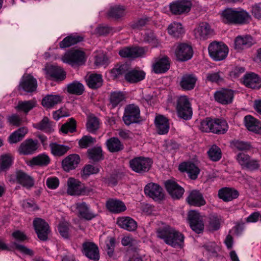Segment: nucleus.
I'll return each instance as SVG.
<instances>
[{"label":"nucleus","instance_id":"31","mask_svg":"<svg viewBox=\"0 0 261 261\" xmlns=\"http://www.w3.org/2000/svg\"><path fill=\"white\" fill-rule=\"evenodd\" d=\"M243 83L247 87L258 89L261 87L259 77L254 73L246 74L243 78Z\"/></svg>","mask_w":261,"mask_h":261},{"label":"nucleus","instance_id":"7","mask_svg":"<svg viewBox=\"0 0 261 261\" xmlns=\"http://www.w3.org/2000/svg\"><path fill=\"white\" fill-rule=\"evenodd\" d=\"M140 111L139 107L134 104L127 105L124 109L123 120L126 125L139 121Z\"/></svg>","mask_w":261,"mask_h":261},{"label":"nucleus","instance_id":"23","mask_svg":"<svg viewBox=\"0 0 261 261\" xmlns=\"http://www.w3.org/2000/svg\"><path fill=\"white\" fill-rule=\"evenodd\" d=\"M67 193L70 195H80L84 192V187L81 181L70 177L67 181Z\"/></svg>","mask_w":261,"mask_h":261},{"label":"nucleus","instance_id":"18","mask_svg":"<svg viewBox=\"0 0 261 261\" xmlns=\"http://www.w3.org/2000/svg\"><path fill=\"white\" fill-rule=\"evenodd\" d=\"M75 207L77 212L79 218L90 221L95 218L97 215L92 212L90 206L85 202H80L75 203Z\"/></svg>","mask_w":261,"mask_h":261},{"label":"nucleus","instance_id":"58","mask_svg":"<svg viewBox=\"0 0 261 261\" xmlns=\"http://www.w3.org/2000/svg\"><path fill=\"white\" fill-rule=\"evenodd\" d=\"M99 171V169L97 167L92 165H87L84 167L81 173V176L83 178H86L90 175L96 174L98 173Z\"/></svg>","mask_w":261,"mask_h":261},{"label":"nucleus","instance_id":"17","mask_svg":"<svg viewBox=\"0 0 261 261\" xmlns=\"http://www.w3.org/2000/svg\"><path fill=\"white\" fill-rule=\"evenodd\" d=\"M170 67L169 58L166 56L157 58L154 59V62L152 65V70L156 74L166 73Z\"/></svg>","mask_w":261,"mask_h":261},{"label":"nucleus","instance_id":"2","mask_svg":"<svg viewBox=\"0 0 261 261\" xmlns=\"http://www.w3.org/2000/svg\"><path fill=\"white\" fill-rule=\"evenodd\" d=\"M222 21L227 24H242L250 17L249 13L241 9L227 8L221 14Z\"/></svg>","mask_w":261,"mask_h":261},{"label":"nucleus","instance_id":"63","mask_svg":"<svg viewBox=\"0 0 261 261\" xmlns=\"http://www.w3.org/2000/svg\"><path fill=\"white\" fill-rule=\"evenodd\" d=\"M259 161L250 158L243 168L247 169L250 171H254L257 170L259 168Z\"/></svg>","mask_w":261,"mask_h":261},{"label":"nucleus","instance_id":"45","mask_svg":"<svg viewBox=\"0 0 261 261\" xmlns=\"http://www.w3.org/2000/svg\"><path fill=\"white\" fill-rule=\"evenodd\" d=\"M125 101V96L122 92H113L110 96V102L113 108L121 106Z\"/></svg>","mask_w":261,"mask_h":261},{"label":"nucleus","instance_id":"59","mask_svg":"<svg viewBox=\"0 0 261 261\" xmlns=\"http://www.w3.org/2000/svg\"><path fill=\"white\" fill-rule=\"evenodd\" d=\"M96 142V139L90 136H84L79 141L80 147L86 148L93 145Z\"/></svg>","mask_w":261,"mask_h":261},{"label":"nucleus","instance_id":"16","mask_svg":"<svg viewBox=\"0 0 261 261\" xmlns=\"http://www.w3.org/2000/svg\"><path fill=\"white\" fill-rule=\"evenodd\" d=\"M155 129L156 133L160 135H166L170 128L169 119L162 115H157L154 120Z\"/></svg>","mask_w":261,"mask_h":261},{"label":"nucleus","instance_id":"1","mask_svg":"<svg viewBox=\"0 0 261 261\" xmlns=\"http://www.w3.org/2000/svg\"><path fill=\"white\" fill-rule=\"evenodd\" d=\"M157 236L167 244L175 248H181L184 246V235L170 226H167L159 229Z\"/></svg>","mask_w":261,"mask_h":261},{"label":"nucleus","instance_id":"53","mask_svg":"<svg viewBox=\"0 0 261 261\" xmlns=\"http://www.w3.org/2000/svg\"><path fill=\"white\" fill-rule=\"evenodd\" d=\"M232 148L240 151H247L251 148V145L248 142L234 140L230 143Z\"/></svg>","mask_w":261,"mask_h":261},{"label":"nucleus","instance_id":"64","mask_svg":"<svg viewBox=\"0 0 261 261\" xmlns=\"http://www.w3.org/2000/svg\"><path fill=\"white\" fill-rule=\"evenodd\" d=\"M251 12L255 18L261 20V3H256L252 5Z\"/></svg>","mask_w":261,"mask_h":261},{"label":"nucleus","instance_id":"13","mask_svg":"<svg viewBox=\"0 0 261 261\" xmlns=\"http://www.w3.org/2000/svg\"><path fill=\"white\" fill-rule=\"evenodd\" d=\"M177 60L180 62H185L191 59L193 55L192 46L185 43L179 44L175 51Z\"/></svg>","mask_w":261,"mask_h":261},{"label":"nucleus","instance_id":"49","mask_svg":"<svg viewBox=\"0 0 261 261\" xmlns=\"http://www.w3.org/2000/svg\"><path fill=\"white\" fill-rule=\"evenodd\" d=\"M51 153L55 156H61L65 154L69 150L67 146L59 144L57 143H51L49 144Z\"/></svg>","mask_w":261,"mask_h":261},{"label":"nucleus","instance_id":"8","mask_svg":"<svg viewBox=\"0 0 261 261\" xmlns=\"http://www.w3.org/2000/svg\"><path fill=\"white\" fill-rule=\"evenodd\" d=\"M62 60L63 62L72 66L81 65L85 62V53L79 50H70L65 54Z\"/></svg>","mask_w":261,"mask_h":261},{"label":"nucleus","instance_id":"44","mask_svg":"<svg viewBox=\"0 0 261 261\" xmlns=\"http://www.w3.org/2000/svg\"><path fill=\"white\" fill-rule=\"evenodd\" d=\"M168 32L171 36L176 38H180L185 34V30L181 23L176 21L169 24Z\"/></svg>","mask_w":261,"mask_h":261},{"label":"nucleus","instance_id":"56","mask_svg":"<svg viewBox=\"0 0 261 261\" xmlns=\"http://www.w3.org/2000/svg\"><path fill=\"white\" fill-rule=\"evenodd\" d=\"M60 130L64 134L68 133H73L76 130V121L73 118H70L69 121L63 124Z\"/></svg>","mask_w":261,"mask_h":261},{"label":"nucleus","instance_id":"61","mask_svg":"<svg viewBox=\"0 0 261 261\" xmlns=\"http://www.w3.org/2000/svg\"><path fill=\"white\" fill-rule=\"evenodd\" d=\"M70 225L67 222H62L58 226V230L61 236L65 239H68L70 237Z\"/></svg>","mask_w":261,"mask_h":261},{"label":"nucleus","instance_id":"62","mask_svg":"<svg viewBox=\"0 0 261 261\" xmlns=\"http://www.w3.org/2000/svg\"><path fill=\"white\" fill-rule=\"evenodd\" d=\"M143 40L145 42L151 44L153 46H156L159 44L158 40L154 33L151 32L145 34Z\"/></svg>","mask_w":261,"mask_h":261},{"label":"nucleus","instance_id":"22","mask_svg":"<svg viewBox=\"0 0 261 261\" xmlns=\"http://www.w3.org/2000/svg\"><path fill=\"white\" fill-rule=\"evenodd\" d=\"M213 30L206 22H202L194 30V35L196 38L200 40H206L212 35Z\"/></svg>","mask_w":261,"mask_h":261},{"label":"nucleus","instance_id":"15","mask_svg":"<svg viewBox=\"0 0 261 261\" xmlns=\"http://www.w3.org/2000/svg\"><path fill=\"white\" fill-rule=\"evenodd\" d=\"M144 193L146 195L152 198L155 201L161 200L164 197L162 188L154 183H149L144 188Z\"/></svg>","mask_w":261,"mask_h":261},{"label":"nucleus","instance_id":"28","mask_svg":"<svg viewBox=\"0 0 261 261\" xmlns=\"http://www.w3.org/2000/svg\"><path fill=\"white\" fill-rule=\"evenodd\" d=\"M253 43V39L250 35L239 36L234 40V47L236 50L239 51L250 47Z\"/></svg>","mask_w":261,"mask_h":261},{"label":"nucleus","instance_id":"48","mask_svg":"<svg viewBox=\"0 0 261 261\" xmlns=\"http://www.w3.org/2000/svg\"><path fill=\"white\" fill-rule=\"evenodd\" d=\"M84 90V85L77 81L69 84L67 87V91L69 93L76 95H82Z\"/></svg>","mask_w":261,"mask_h":261},{"label":"nucleus","instance_id":"19","mask_svg":"<svg viewBox=\"0 0 261 261\" xmlns=\"http://www.w3.org/2000/svg\"><path fill=\"white\" fill-rule=\"evenodd\" d=\"M165 186L168 192L174 199H179L184 193V189L173 180H167Z\"/></svg>","mask_w":261,"mask_h":261},{"label":"nucleus","instance_id":"47","mask_svg":"<svg viewBox=\"0 0 261 261\" xmlns=\"http://www.w3.org/2000/svg\"><path fill=\"white\" fill-rule=\"evenodd\" d=\"M109 17L119 19L125 15V8L121 5H115L111 6L107 12Z\"/></svg>","mask_w":261,"mask_h":261},{"label":"nucleus","instance_id":"52","mask_svg":"<svg viewBox=\"0 0 261 261\" xmlns=\"http://www.w3.org/2000/svg\"><path fill=\"white\" fill-rule=\"evenodd\" d=\"M211 160L214 162L219 161L222 158V152L220 147L216 145H212L207 151Z\"/></svg>","mask_w":261,"mask_h":261},{"label":"nucleus","instance_id":"27","mask_svg":"<svg viewBox=\"0 0 261 261\" xmlns=\"http://www.w3.org/2000/svg\"><path fill=\"white\" fill-rule=\"evenodd\" d=\"M186 200L190 205L195 206L199 207L206 203L202 193L196 190H192L189 193Z\"/></svg>","mask_w":261,"mask_h":261},{"label":"nucleus","instance_id":"4","mask_svg":"<svg viewBox=\"0 0 261 261\" xmlns=\"http://www.w3.org/2000/svg\"><path fill=\"white\" fill-rule=\"evenodd\" d=\"M176 109L178 117L185 120L191 119L193 114L192 109L187 96H180L177 98Z\"/></svg>","mask_w":261,"mask_h":261},{"label":"nucleus","instance_id":"60","mask_svg":"<svg viewBox=\"0 0 261 261\" xmlns=\"http://www.w3.org/2000/svg\"><path fill=\"white\" fill-rule=\"evenodd\" d=\"M13 245L16 250L19 251L23 254L29 255L31 256L34 255L33 251L23 245L20 244L17 242H14L13 243Z\"/></svg>","mask_w":261,"mask_h":261},{"label":"nucleus","instance_id":"11","mask_svg":"<svg viewBox=\"0 0 261 261\" xmlns=\"http://www.w3.org/2000/svg\"><path fill=\"white\" fill-rule=\"evenodd\" d=\"M147 51V48L143 47H125L119 51V55L122 58L135 59L143 57Z\"/></svg>","mask_w":261,"mask_h":261},{"label":"nucleus","instance_id":"37","mask_svg":"<svg viewBox=\"0 0 261 261\" xmlns=\"http://www.w3.org/2000/svg\"><path fill=\"white\" fill-rule=\"evenodd\" d=\"M63 98V97L59 94H48L42 98L41 104L44 107L50 109L55 105L61 103Z\"/></svg>","mask_w":261,"mask_h":261},{"label":"nucleus","instance_id":"5","mask_svg":"<svg viewBox=\"0 0 261 261\" xmlns=\"http://www.w3.org/2000/svg\"><path fill=\"white\" fill-rule=\"evenodd\" d=\"M129 167L134 172L143 173L149 171L152 164V161L149 158L137 156L129 162Z\"/></svg>","mask_w":261,"mask_h":261},{"label":"nucleus","instance_id":"40","mask_svg":"<svg viewBox=\"0 0 261 261\" xmlns=\"http://www.w3.org/2000/svg\"><path fill=\"white\" fill-rule=\"evenodd\" d=\"M106 144L111 152H117L124 149V145L117 137H112L107 140Z\"/></svg>","mask_w":261,"mask_h":261},{"label":"nucleus","instance_id":"46","mask_svg":"<svg viewBox=\"0 0 261 261\" xmlns=\"http://www.w3.org/2000/svg\"><path fill=\"white\" fill-rule=\"evenodd\" d=\"M100 126L99 119L93 115H90L87 118L86 123L87 130L92 134H94L99 129Z\"/></svg>","mask_w":261,"mask_h":261},{"label":"nucleus","instance_id":"36","mask_svg":"<svg viewBox=\"0 0 261 261\" xmlns=\"http://www.w3.org/2000/svg\"><path fill=\"white\" fill-rule=\"evenodd\" d=\"M117 224L121 228L129 231H135L137 228V222L129 217L118 218Z\"/></svg>","mask_w":261,"mask_h":261},{"label":"nucleus","instance_id":"51","mask_svg":"<svg viewBox=\"0 0 261 261\" xmlns=\"http://www.w3.org/2000/svg\"><path fill=\"white\" fill-rule=\"evenodd\" d=\"M89 159L97 162L103 159L102 149L100 147H94L87 151Z\"/></svg>","mask_w":261,"mask_h":261},{"label":"nucleus","instance_id":"50","mask_svg":"<svg viewBox=\"0 0 261 261\" xmlns=\"http://www.w3.org/2000/svg\"><path fill=\"white\" fill-rule=\"evenodd\" d=\"M28 132V129L25 127H20L12 133L9 137V142L10 144L16 143L24 138Z\"/></svg>","mask_w":261,"mask_h":261},{"label":"nucleus","instance_id":"3","mask_svg":"<svg viewBox=\"0 0 261 261\" xmlns=\"http://www.w3.org/2000/svg\"><path fill=\"white\" fill-rule=\"evenodd\" d=\"M199 128L203 132H211L218 135L224 134L228 130V125L224 119L207 117L201 121Z\"/></svg>","mask_w":261,"mask_h":261},{"label":"nucleus","instance_id":"26","mask_svg":"<svg viewBox=\"0 0 261 261\" xmlns=\"http://www.w3.org/2000/svg\"><path fill=\"white\" fill-rule=\"evenodd\" d=\"M50 157L47 154L42 153L33 157L28 162L27 164L30 167H44L50 164Z\"/></svg>","mask_w":261,"mask_h":261},{"label":"nucleus","instance_id":"57","mask_svg":"<svg viewBox=\"0 0 261 261\" xmlns=\"http://www.w3.org/2000/svg\"><path fill=\"white\" fill-rule=\"evenodd\" d=\"M13 162L12 156L9 154L2 155L0 159V171L9 168Z\"/></svg>","mask_w":261,"mask_h":261},{"label":"nucleus","instance_id":"10","mask_svg":"<svg viewBox=\"0 0 261 261\" xmlns=\"http://www.w3.org/2000/svg\"><path fill=\"white\" fill-rule=\"evenodd\" d=\"M33 226L38 238L41 241H46L50 232L48 224L42 219L38 218L34 220Z\"/></svg>","mask_w":261,"mask_h":261},{"label":"nucleus","instance_id":"33","mask_svg":"<svg viewBox=\"0 0 261 261\" xmlns=\"http://www.w3.org/2000/svg\"><path fill=\"white\" fill-rule=\"evenodd\" d=\"M239 195V192L237 190L227 187L220 189L218 192L219 197L225 202L237 198Z\"/></svg>","mask_w":261,"mask_h":261},{"label":"nucleus","instance_id":"42","mask_svg":"<svg viewBox=\"0 0 261 261\" xmlns=\"http://www.w3.org/2000/svg\"><path fill=\"white\" fill-rule=\"evenodd\" d=\"M145 76V73L144 71L133 69L126 74L125 79L130 83H136L142 81Z\"/></svg>","mask_w":261,"mask_h":261},{"label":"nucleus","instance_id":"20","mask_svg":"<svg viewBox=\"0 0 261 261\" xmlns=\"http://www.w3.org/2000/svg\"><path fill=\"white\" fill-rule=\"evenodd\" d=\"M83 253L90 259L97 261L99 259V250L93 242H86L83 244Z\"/></svg>","mask_w":261,"mask_h":261},{"label":"nucleus","instance_id":"21","mask_svg":"<svg viewBox=\"0 0 261 261\" xmlns=\"http://www.w3.org/2000/svg\"><path fill=\"white\" fill-rule=\"evenodd\" d=\"M38 147V141L37 140L27 139L20 144L18 151L20 154H32L36 152Z\"/></svg>","mask_w":261,"mask_h":261},{"label":"nucleus","instance_id":"30","mask_svg":"<svg viewBox=\"0 0 261 261\" xmlns=\"http://www.w3.org/2000/svg\"><path fill=\"white\" fill-rule=\"evenodd\" d=\"M179 170L186 172L191 179H195L199 174V169L192 163H183L179 165Z\"/></svg>","mask_w":261,"mask_h":261},{"label":"nucleus","instance_id":"54","mask_svg":"<svg viewBox=\"0 0 261 261\" xmlns=\"http://www.w3.org/2000/svg\"><path fill=\"white\" fill-rule=\"evenodd\" d=\"M36 105V102L33 100L28 101H20L18 102L16 109L18 111L28 113Z\"/></svg>","mask_w":261,"mask_h":261},{"label":"nucleus","instance_id":"39","mask_svg":"<svg viewBox=\"0 0 261 261\" xmlns=\"http://www.w3.org/2000/svg\"><path fill=\"white\" fill-rule=\"evenodd\" d=\"M33 126L46 133H51L54 131L53 122L47 117H44L40 122L34 123Z\"/></svg>","mask_w":261,"mask_h":261},{"label":"nucleus","instance_id":"32","mask_svg":"<svg viewBox=\"0 0 261 261\" xmlns=\"http://www.w3.org/2000/svg\"><path fill=\"white\" fill-rule=\"evenodd\" d=\"M86 82L88 87L92 89H96L102 86V76L100 74L91 73L86 77Z\"/></svg>","mask_w":261,"mask_h":261},{"label":"nucleus","instance_id":"55","mask_svg":"<svg viewBox=\"0 0 261 261\" xmlns=\"http://www.w3.org/2000/svg\"><path fill=\"white\" fill-rule=\"evenodd\" d=\"M206 79L212 83H220L224 81V74L221 71L209 72L206 74Z\"/></svg>","mask_w":261,"mask_h":261},{"label":"nucleus","instance_id":"38","mask_svg":"<svg viewBox=\"0 0 261 261\" xmlns=\"http://www.w3.org/2000/svg\"><path fill=\"white\" fill-rule=\"evenodd\" d=\"M244 121L245 126L249 131L261 134V127L256 119L248 115L244 117Z\"/></svg>","mask_w":261,"mask_h":261},{"label":"nucleus","instance_id":"25","mask_svg":"<svg viewBox=\"0 0 261 261\" xmlns=\"http://www.w3.org/2000/svg\"><path fill=\"white\" fill-rule=\"evenodd\" d=\"M37 82L31 75L23 76L19 85V90H23L27 92H32L36 90Z\"/></svg>","mask_w":261,"mask_h":261},{"label":"nucleus","instance_id":"34","mask_svg":"<svg viewBox=\"0 0 261 261\" xmlns=\"http://www.w3.org/2000/svg\"><path fill=\"white\" fill-rule=\"evenodd\" d=\"M46 74L51 80L63 81L66 78V72L61 67L52 66L46 70Z\"/></svg>","mask_w":261,"mask_h":261},{"label":"nucleus","instance_id":"6","mask_svg":"<svg viewBox=\"0 0 261 261\" xmlns=\"http://www.w3.org/2000/svg\"><path fill=\"white\" fill-rule=\"evenodd\" d=\"M208 50L210 57L216 61L225 59L228 53V48L225 44L215 42L209 45Z\"/></svg>","mask_w":261,"mask_h":261},{"label":"nucleus","instance_id":"29","mask_svg":"<svg viewBox=\"0 0 261 261\" xmlns=\"http://www.w3.org/2000/svg\"><path fill=\"white\" fill-rule=\"evenodd\" d=\"M108 210L114 214H119L126 210L124 202L117 199H109L106 203Z\"/></svg>","mask_w":261,"mask_h":261},{"label":"nucleus","instance_id":"43","mask_svg":"<svg viewBox=\"0 0 261 261\" xmlns=\"http://www.w3.org/2000/svg\"><path fill=\"white\" fill-rule=\"evenodd\" d=\"M17 176L18 178V183L23 187L29 189L34 186V180L33 178L22 170L17 171Z\"/></svg>","mask_w":261,"mask_h":261},{"label":"nucleus","instance_id":"35","mask_svg":"<svg viewBox=\"0 0 261 261\" xmlns=\"http://www.w3.org/2000/svg\"><path fill=\"white\" fill-rule=\"evenodd\" d=\"M197 80L196 76L193 74H184L180 81V86L185 90H191L194 89Z\"/></svg>","mask_w":261,"mask_h":261},{"label":"nucleus","instance_id":"41","mask_svg":"<svg viewBox=\"0 0 261 261\" xmlns=\"http://www.w3.org/2000/svg\"><path fill=\"white\" fill-rule=\"evenodd\" d=\"M83 41V37L82 36L75 34H71L65 37L59 43V46L61 48H65L69 47Z\"/></svg>","mask_w":261,"mask_h":261},{"label":"nucleus","instance_id":"12","mask_svg":"<svg viewBox=\"0 0 261 261\" xmlns=\"http://www.w3.org/2000/svg\"><path fill=\"white\" fill-rule=\"evenodd\" d=\"M188 220L191 229L197 233L202 232L204 223L201 216L196 211H190L188 213Z\"/></svg>","mask_w":261,"mask_h":261},{"label":"nucleus","instance_id":"14","mask_svg":"<svg viewBox=\"0 0 261 261\" xmlns=\"http://www.w3.org/2000/svg\"><path fill=\"white\" fill-rule=\"evenodd\" d=\"M214 98L216 101L226 105L232 102L234 98V91L230 89L223 88L214 93Z\"/></svg>","mask_w":261,"mask_h":261},{"label":"nucleus","instance_id":"24","mask_svg":"<svg viewBox=\"0 0 261 261\" xmlns=\"http://www.w3.org/2000/svg\"><path fill=\"white\" fill-rule=\"evenodd\" d=\"M81 159L78 154H70L63 160L62 162V168L64 171L69 172L77 167Z\"/></svg>","mask_w":261,"mask_h":261},{"label":"nucleus","instance_id":"9","mask_svg":"<svg viewBox=\"0 0 261 261\" xmlns=\"http://www.w3.org/2000/svg\"><path fill=\"white\" fill-rule=\"evenodd\" d=\"M192 6V4L189 0H176L170 4L169 9L174 15H185L190 11Z\"/></svg>","mask_w":261,"mask_h":261}]
</instances>
